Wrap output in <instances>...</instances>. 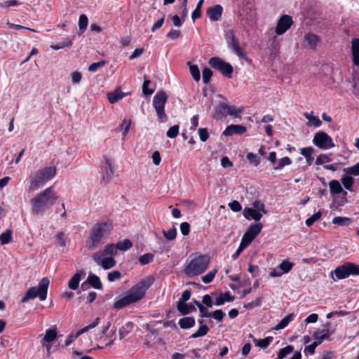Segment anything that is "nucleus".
<instances>
[{"label": "nucleus", "mask_w": 359, "mask_h": 359, "mask_svg": "<svg viewBox=\"0 0 359 359\" xmlns=\"http://www.w3.org/2000/svg\"><path fill=\"white\" fill-rule=\"evenodd\" d=\"M334 273L338 279H344L350 275H359V266L351 262H347L337 266Z\"/></svg>", "instance_id": "nucleus-9"}, {"label": "nucleus", "mask_w": 359, "mask_h": 359, "mask_svg": "<svg viewBox=\"0 0 359 359\" xmlns=\"http://www.w3.org/2000/svg\"><path fill=\"white\" fill-rule=\"evenodd\" d=\"M104 255L101 252H95L92 255L93 260L99 266H101L104 270H108L116 264V261L113 257H104Z\"/></svg>", "instance_id": "nucleus-11"}, {"label": "nucleus", "mask_w": 359, "mask_h": 359, "mask_svg": "<svg viewBox=\"0 0 359 359\" xmlns=\"http://www.w3.org/2000/svg\"><path fill=\"white\" fill-rule=\"evenodd\" d=\"M198 132L201 141L204 142L208 140L210 135L207 128H200Z\"/></svg>", "instance_id": "nucleus-62"}, {"label": "nucleus", "mask_w": 359, "mask_h": 359, "mask_svg": "<svg viewBox=\"0 0 359 359\" xmlns=\"http://www.w3.org/2000/svg\"><path fill=\"white\" fill-rule=\"evenodd\" d=\"M294 351V347L288 345L286 347L280 349L278 351L277 359H283L287 355L291 353Z\"/></svg>", "instance_id": "nucleus-48"}, {"label": "nucleus", "mask_w": 359, "mask_h": 359, "mask_svg": "<svg viewBox=\"0 0 359 359\" xmlns=\"http://www.w3.org/2000/svg\"><path fill=\"white\" fill-rule=\"evenodd\" d=\"M332 154H320L316 160V164L318 165H323L325 163H329L332 161Z\"/></svg>", "instance_id": "nucleus-47"}, {"label": "nucleus", "mask_w": 359, "mask_h": 359, "mask_svg": "<svg viewBox=\"0 0 359 359\" xmlns=\"http://www.w3.org/2000/svg\"><path fill=\"white\" fill-rule=\"evenodd\" d=\"M12 231L7 229L4 233L0 235V242L1 245H6L12 241Z\"/></svg>", "instance_id": "nucleus-42"}, {"label": "nucleus", "mask_w": 359, "mask_h": 359, "mask_svg": "<svg viewBox=\"0 0 359 359\" xmlns=\"http://www.w3.org/2000/svg\"><path fill=\"white\" fill-rule=\"evenodd\" d=\"M49 283L50 281L47 277L43 278L37 286L32 287L27 290L21 300L22 303L27 302L29 300L36 297H39L41 301L46 300Z\"/></svg>", "instance_id": "nucleus-5"}, {"label": "nucleus", "mask_w": 359, "mask_h": 359, "mask_svg": "<svg viewBox=\"0 0 359 359\" xmlns=\"http://www.w3.org/2000/svg\"><path fill=\"white\" fill-rule=\"evenodd\" d=\"M272 337H267L262 339H253V341L255 346H259L262 348H266L272 341Z\"/></svg>", "instance_id": "nucleus-35"}, {"label": "nucleus", "mask_w": 359, "mask_h": 359, "mask_svg": "<svg viewBox=\"0 0 359 359\" xmlns=\"http://www.w3.org/2000/svg\"><path fill=\"white\" fill-rule=\"evenodd\" d=\"M104 163L105 165L101 168L102 180L109 182L114 174V168L113 167L112 162L109 157L104 156Z\"/></svg>", "instance_id": "nucleus-13"}, {"label": "nucleus", "mask_w": 359, "mask_h": 359, "mask_svg": "<svg viewBox=\"0 0 359 359\" xmlns=\"http://www.w3.org/2000/svg\"><path fill=\"white\" fill-rule=\"evenodd\" d=\"M225 39L226 40L227 44H229L232 42H234V41L238 40L236 37V35H235L233 29H229V30L226 31Z\"/></svg>", "instance_id": "nucleus-56"}, {"label": "nucleus", "mask_w": 359, "mask_h": 359, "mask_svg": "<svg viewBox=\"0 0 359 359\" xmlns=\"http://www.w3.org/2000/svg\"><path fill=\"white\" fill-rule=\"evenodd\" d=\"M228 47L231 48L232 51L240 58L248 60L245 51L240 46L238 40L228 44Z\"/></svg>", "instance_id": "nucleus-26"}, {"label": "nucleus", "mask_w": 359, "mask_h": 359, "mask_svg": "<svg viewBox=\"0 0 359 359\" xmlns=\"http://www.w3.org/2000/svg\"><path fill=\"white\" fill-rule=\"evenodd\" d=\"M85 275L83 269L79 270L76 272L69 280L68 286L71 290H75L79 287V282L82 276Z\"/></svg>", "instance_id": "nucleus-21"}, {"label": "nucleus", "mask_w": 359, "mask_h": 359, "mask_svg": "<svg viewBox=\"0 0 359 359\" xmlns=\"http://www.w3.org/2000/svg\"><path fill=\"white\" fill-rule=\"evenodd\" d=\"M162 233L163 236L166 238V239H168V241H172L176 238L177 230L176 228L173 226L168 231L163 230Z\"/></svg>", "instance_id": "nucleus-50"}, {"label": "nucleus", "mask_w": 359, "mask_h": 359, "mask_svg": "<svg viewBox=\"0 0 359 359\" xmlns=\"http://www.w3.org/2000/svg\"><path fill=\"white\" fill-rule=\"evenodd\" d=\"M178 324L182 329H189L195 325L194 317H184L179 320Z\"/></svg>", "instance_id": "nucleus-30"}, {"label": "nucleus", "mask_w": 359, "mask_h": 359, "mask_svg": "<svg viewBox=\"0 0 359 359\" xmlns=\"http://www.w3.org/2000/svg\"><path fill=\"white\" fill-rule=\"evenodd\" d=\"M353 62L359 67V39H353L351 41Z\"/></svg>", "instance_id": "nucleus-22"}, {"label": "nucleus", "mask_w": 359, "mask_h": 359, "mask_svg": "<svg viewBox=\"0 0 359 359\" xmlns=\"http://www.w3.org/2000/svg\"><path fill=\"white\" fill-rule=\"evenodd\" d=\"M294 264L287 260H283L279 264V269H281L284 273H288L293 267Z\"/></svg>", "instance_id": "nucleus-53"}, {"label": "nucleus", "mask_w": 359, "mask_h": 359, "mask_svg": "<svg viewBox=\"0 0 359 359\" xmlns=\"http://www.w3.org/2000/svg\"><path fill=\"white\" fill-rule=\"evenodd\" d=\"M222 12V6L219 4H217L208 8L207 15L211 21L215 22L220 20Z\"/></svg>", "instance_id": "nucleus-14"}, {"label": "nucleus", "mask_w": 359, "mask_h": 359, "mask_svg": "<svg viewBox=\"0 0 359 359\" xmlns=\"http://www.w3.org/2000/svg\"><path fill=\"white\" fill-rule=\"evenodd\" d=\"M330 194L333 197V199L337 197L340 192L343 191V188L338 180H333L329 183Z\"/></svg>", "instance_id": "nucleus-25"}, {"label": "nucleus", "mask_w": 359, "mask_h": 359, "mask_svg": "<svg viewBox=\"0 0 359 359\" xmlns=\"http://www.w3.org/2000/svg\"><path fill=\"white\" fill-rule=\"evenodd\" d=\"M294 314L293 313H290L285 318H283L273 329L274 330H280L286 327L288 324L293 320Z\"/></svg>", "instance_id": "nucleus-31"}, {"label": "nucleus", "mask_w": 359, "mask_h": 359, "mask_svg": "<svg viewBox=\"0 0 359 359\" xmlns=\"http://www.w3.org/2000/svg\"><path fill=\"white\" fill-rule=\"evenodd\" d=\"M243 111V108H236L233 105H229L226 100L224 101H220L217 106L215 107V118L226 117L228 115L233 117H240L239 114Z\"/></svg>", "instance_id": "nucleus-6"}, {"label": "nucleus", "mask_w": 359, "mask_h": 359, "mask_svg": "<svg viewBox=\"0 0 359 359\" xmlns=\"http://www.w3.org/2000/svg\"><path fill=\"white\" fill-rule=\"evenodd\" d=\"M304 41V43H307L311 48H315L318 41V38L317 35L314 34L308 33L305 34Z\"/></svg>", "instance_id": "nucleus-33"}, {"label": "nucleus", "mask_w": 359, "mask_h": 359, "mask_svg": "<svg viewBox=\"0 0 359 359\" xmlns=\"http://www.w3.org/2000/svg\"><path fill=\"white\" fill-rule=\"evenodd\" d=\"M116 245L118 250L126 251L132 247L133 243L130 240L125 239L122 241L118 242Z\"/></svg>", "instance_id": "nucleus-44"}, {"label": "nucleus", "mask_w": 359, "mask_h": 359, "mask_svg": "<svg viewBox=\"0 0 359 359\" xmlns=\"http://www.w3.org/2000/svg\"><path fill=\"white\" fill-rule=\"evenodd\" d=\"M252 208L258 210L262 214H266L267 210L265 208V205L261 201H255L252 203Z\"/></svg>", "instance_id": "nucleus-51"}, {"label": "nucleus", "mask_w": 359, "mask_h": 359, "mask_svg": "<svg viewBox=\"0 0 359 359\" xmlns=\"http://www.w3.org/2000/svg\"><path fill=\"white\" fill-rule=\"evenodd\" d=\"M179 133V126L175 125L170 127L166 133V135L169 138H175L177 136Z\"/></svg>", "instance_id": "nucleus-60"}, {"label": "nucleus", "mask_w": 359, "mask_h": 359, "mask_svg": "<svg viewBox=\"0 0 359 359\" xmlns=\"http://www.w3.org/2000/svg\"><path fill=\"white\" fill-rule=\"evenodd\" d=\"M209 331V327L207 325H202L196 332L191 335V338H198L205 336Z\"/></svg>", "instance_id": "nucleus-43"}, {"label": "nucleus", "mask_w": 359, "mask_h": 359, "mask_svg": "<svg viewBox=\"0 0 359 359\" xmlns=\"http://www.w3.org/2000/svg\"><path fill=\"white\" fill-rule=\"evenodd\" d=\"M225 316V313L223 312V311L221 309L215 310V311L211 313V317H212L214 319L219 322L222 321Z\"/></svg>", "instance_id": "nucleus-61"}, {"label": "nucleus", "mask_w": 359, "mask_h": 359, "mask_svg": "<svg viewBox=\"0 0 359 359\" xmlns=\"http://www.w3.org/2000/svg\"><path fill=\"white\" fill-rule=\"evenodd\" d=\"M154 280L152 277L141 280L133 285L123 297L114 302V309L118 310L141 300L144 297L147 290L153 284Z\"/></svg>", "instance_id": "nucleus-1"}, {"label": "nucleus", "mask_w": 359, "mask_h": 359, "mask_svg": "<svg viewBox=\"0 0 359 359\" xmlns=\"http://www.w3.org/2000/svg\"><path fill=\"white\" fill-rule=\"evenodd\" d=\"M246 158L255 166H257L260 163V159L253 153H248Z\"/></svg>", "instance_id": "nucleus-63"}, {"label": "nucleus", "mask_w": 359, "mask_h": 359, "mask_svg": "<svg viewBox=\"0 0 359 359\" xmlns=\"http://www.w3.org/2000/svg\"><path fill=\"white\" fill-rule=\"evenodd\" d=\"M190 73L193 77V79L196 81H199L201 79V74L199 69L196 65H191L189 62Z\"/></svg>", "instance_id": "nucleus-46"}, {"label": "nucleus", "mask_w": 359, "mask_h": 359, "mask_svg": "<svg viewBox=\"0 0 359 359\" xmlns=\"http://www.w3.org/2000/svg\"><path fill=\"white\" fill-rule=\"evenodd\" d=\"M234 299L235 297L231 296L229 292H225L224 293H220L214 304L216 306H221L225 302H233Z\"/></svg>", "instance_id": "nucleus-27"}, {"label": "nucleus", "mask_w": 359, "mask_h": 359, "mask_svg": "<svg viewBox=\"0 0 359 359\" xmlns=\"http://www.w3.org/2000/svg\"><path fill=\"white\" fill-rule=\"evenodd\" d=\"M263 228V225L261 222H256L251 224L247 231L245 232V234L250 237L251 239L254 240L256 236L261 232Z\"/></svg>", "instance_id": "nucleus-19"}, {"label": "nucleus", "mask_w": 359, "mask_h": 359, "mask_svg": "<svg viewBox=\"0 0 359 359\" xmlns=\"http://www.w3.org/2000/svg\"><path fill=\"white\" fill-rule=\"evenodd\" d=\"M208 64L210 67L221 72L224 76L229 79L232 78L233 68L230 63L224 61L220 57H212L210 58Z\"/></svg>", "instance_id": "nucleus-8"}, {"label": "nucleus", "mask_w": 359, "mask_h": 359, "mask_svg": "<svg viewBox=\"0 0 359 359\" xmlns=\"http://www.w3.org/2000/svg\"><path fill=\"white\" fill-rule=\"evenodd\" d=\"M313 143L321 149H328L334 147L332 139L323 131H319L315 134Z\"/></svg>", "instance_id": "nucleus-10"}, {"label": "nucleus", "mask_w": 359, "mask_h": 359, "mask_svg": "<svg viewBox=\"0 0 359 359\" xmlns=\"http://www.w3.org/2000/svg\"><path fill=\"white\" fill-rule=\"evenodd\" d=\"M57 198L51 187L46 189L31 200L33 214L38 215L43 212L55 203Z\"/></svg>", "instance_id": "nucleus-3"}, {"label": "nucleus", "mask_w": 359, "mask_h": 359, "mask_svg": "<svg viewBox=\"0 0 359 359\" xmlns=\"http://www.w3.org/2000/svg\"><path fill=\"white\" fill-rule=\"evenodd\" d=\"M154 255L152 253H146L139 257V262L142 265H146L151 262Z\"/></svg>", "instance_id": "nucleus-49"}, {"label": "nucleus", "mask_w": 359, "mask_h": 359, "mask_svg": "<svg viewBox=\"0 0 359 359\" xmlns=\"http://www.w3.org/2000/svg\"><path fill=\"white\" fill-rule=\"evenodd\" d=\"M243 216L248 220L254 219L255 222H259L262 217L263 214L252 208H245Z\"/></svg>", "instance_id": "nucleus-18"}, {"label": "nucleus", "mask_w": 359, "mask_h": 359, "mask_svg": "<svg viewBox=\"0 0 359 359\" xmlns=\"http://www.w3.org/2000/svg\"><path fill=\"white\" fill-rule=\"evenodd\" d=\"M210 261V256L201 255L193 259L185 267L184 273L188 276L203 273L208 268Z\"/></svg>", "instance_id": "nucleus-4"}, {"label": "nucleus", "mask_w": 359, "mask_h": 359, "mask_svg": "<svg viewBox=\"0 0 359 359\" xmlns=\"http://www.w3.org/2000/svg\"><path fill=\"white\" fill-rule=\"evenodd\" d=\"M57 336L56 328L48 329L46 330L45 336L43 337V341L51 343L53 341Z\"/></svg>", "instance_id": "nucleus-34"}, {"label": "nucleus", "mask_w": 359, "mask_h": 359, "mask_svg": "<svg viewBox=\"0 0 359 359\" xmlns=\"http://www.w3.org/2000/svg\"><path fill=\"white\" fill-rule=\"evenodd\" d=\"M30 185L29 187V191H34L37 189L41 184L46 182L43 177L40 175V172L37 170L34 173L30 175Z\"/></svg>", "instance_id": "nucleus-15"}, {"label": "nucleus", "mask_w": 359, "mask_h": 359, "mask_svg": "<svg viewBox=\"0 0 359 359\" xmlns=\"http://www.w3.org/2000/svg\"><path fill=\"white\" fill-rule=\"evenodd\" d=\"M150 83H151L150 80L144 79L143 85H142V93L144 95H151L154 92V89H150L148 88V86Z\"/></svg>", "instance_id": "nucleus-58"}, {"label": "nucleus", "mask_w": 359, "mask_h": 359, "mask_svg": "<svg viewBox=\"0 0 359 359\" xmlns=\"http://www.w3.org/2000/svg\"><path fill=\"white\" fill-rule=\"evenodd\" d=\"M118 249L116 248V244H107L105 245L102 251L101 252V254L104 256L109 255V257H113L114 255H116L118 253Z\"/></svg>", "instance_id": "nucleus-32"}, {"label": "nucleus", "mask_w": 359, "mask_h": 359, "mask_svg": "<svg viewBox=\"0 0 359 359\" xmlns=\"http://www.w3.org/2000/svg\"><path fill=\"white\" fill-rule=\"evenodd\" d=\"M292 18L287 15H283L278 20L275 32L277 35L285 33L292 25Z\"/></svg>", "instance_id": "nucleus-12"}, {"label": "nucleus", "mask_w": 359, "mask_h": 359, "mask_svg": "<svg viewBox=\"0 0 359 359\" xmlns=\"http://www.w3.org/2000/svg\"><path fill=\"white\" fill-rule=\"evenodd\" d=\"M38 171L40 172V175L43 177V179L47 182L55 176L57 169L55 166H49L45 167L43 169L39 170Z\"/></svg>", "instance_id": "nucleus-20"}, {"label": "nucleus", "mask_w": 359, "mask_h": 359, "mask_svg": "<svg viewBox=\"0 0 359 359\" xmlns=\"http://www.w3.org/2000/svg\"><path fill=\"white\" fill-rule=\"evenodd\" d=\"M72 45V40L67 37L64 39L62 41H60L57 44L51 45L50 48L54 50H59L65 47H69Z\"/></svg>", "instance_id": "nucleus-37"}, {"label": "nucleus", "mask_w": 359, "mask_h": 359, "mask_svg": "<svg viewBox=\"0 0 359 359\" xmlns=\"http://www.w3.org/2000/svg\"><path fill=\"white\" fill-rule=\"evenodd\" d=\"M88 17L85 14L81 15L79 17V34H81L86 31V29L88 27Z\"/></svg>", "instance_id": "nucleus-36"}, {"label": "nucleus", "mask_w": 359, "mask_h": 359, "mask_svg": "<svg viewBox=\"0 0 359 359\" xmlns=\"http://www.w3.org/2000/svg\"><path fill=\"white\" fill-rule=\"evenodd\" d=\"M313 150L312 147H304L300 150V154L304 156L309 165H311L314 160V158L312 156Z\"/></svg>", "instance_id": "nucleus-29"}, {"label": "nucleus", "mask_w": 359, "mask_h": 359, "mask_svg": "<svg viewBox=\"0 0 359 359\" xmlns=\"http://www.w3.org/2000/svg\"><path fill=\"white\" fill-rule=\"evenodd\" d=\"M134 324L132 322L126 323L123 326L119 329L120 338L122 339L128 333L132 332Z\"/></svg>", "instance_id": "nucleus-38"}, {"label": "nucleus", "mask_w": 359, "mask_h": 359, "mask_svg": "<svg viewBox=\"0 0 359 359\" xmlns=\"http://www.w3.org/2000/svg\"><path fill=\"white\" fill-rule=\"evenodd\" d=\"M217 270L216 269L209 271L206 275L202 277V280L205 283H210L212 281Z\"/></svg>", "instance_id": "nucleus-55"}, {"label": "nucleus", "mask_w": 359, "mask_h": 359, "mask_svg": "<svg viewBox=\"0 0 359 359\" xmlns=\"http://www.w3.org/2000/svg\"><path fill=\"white\" fill-rule=\"evenodd\" d=\"M202 74L203 83L205 84L208 83L212 76V71L210 69L206 67L203 69Z\"/></svg>", "instance_id": "nucleus-54"}, {"label": "nucleus", "mask_w": 359, "mask_h": 359, "mask_svg": "<svg viewBox=\"0 0 359 359\" xmlns=\"http://www.w3.org/2000/svg\"><path fill=\"white\" fill-rule=\"evenodd\" d=\"M351 219L345 217H335L332 219V223L339 226H348L351 223Z\"/></svg>", "instance_id": "nucleus-39"}, {"label": "nucleus", "mask_w": 359, "mask_h": 359, "mask_svg": "<svg viewBox=\"0 0 359 359\" xmlns=\"http://www.w3.org/2000/svg\"><path fill=\"white\" fill-rule=\"evenodd\" d=\"M344 172L354 176L359 175V162L351 167L344 168Z\"/></svg>", "instance_id": "nucleus-52"}, {"label": "nucleus", "mask_w": 359, "mask_h": 359, "mask_svg": "<svg viewBox=\"0 0 359 359\" xmlns=\"http://www.w3.org/2000/svg\"><path fill=\"white\" fill-rule=\"evenodd\" d=\"M292 163V160L287 157H283L277 161L276 164L273 166V170H281L285 165H289Z\"/></svg>", "instance_id": "nucleus-41"}, {"label": "nucleus", "mask_w": 359, "mask_h": 359, "mask_svg": "<svg viewBox=\"0 0 359 359\" xmlns=\"http://www.w3.org/2000/svg\"><path fill=\"white\" fill-rule=\"evenodd\" d=\"M87 281L88 283V285H90L95 289L101 290L102 288V284L100 281V278L93 273H89L88 277L87 278Z\"/></svg>", "instance_id": "nucleus-28"}, {"label": "nucleus", "mask_w": 359, "mask_h": 359, "mask_svg": "<svg viewBox=\"0 0 359 359\" xmlns=\"http://www.w3.org/2000/svg\"><path fill=\"white\" fill-rule=\"evenodd\" d=\"M121 278V273L119 271H113L107 274V279L109 282H113L115 280L120 279Z\"/></svg>", "instance_id": "nucleus-64"}, {"label": "nucleus", "mask_w": 359, "mask_h": 359, "mask_svg": "<svg viewBox=\"0 0 359 359\" xmlns=\"http://www.w3.org/2000/svg\"><path fill=\"white\" fill-rule=\"evenodd\" d=\"M113 229L112 223L106 221H102L95 224L90 229L89 240L86 243V246L89 250L97 248L104 242L102 241L107 236Z\"/></svg>", "instance_id": "nucleus-2"}, {"label": "nucleus", "mask_w": 359, "mask_h": 359, "mask_svg": "<svg viewBox=\"0 0 359 359\" xmlns=\"http://www.w3.org/2000/svg\"><path fill=\"white\" fill-rule=\"evenodd\" d=\"M346 196L347 192L343 189V191L340 192V194L333 199L332 203L330 204V208L332 210H337L339 207L344 206L348 203Z\"/></svg>", "instance_id": "nucleus-17"}, {"label": "nucleus", "mask_w": 359, "mask_h": 359, "mask_svg": "<svg viewBox=\"0 0 359 359\" xmlns=\"http://www.w3.org/2000/svg\"><path fill=\"white\" fill-rule=\"evenodd\" d=\"M128 94V93H123L119 88H117L114 91L107 94V99L111 104H114Z\"/></svg>", "instance_id": "nucleus-24"}, {"label": "nucleus", "mask_w": 359, "mask_h": 359, "mask_svg": "<svg viewBox=\"0 0 359 359\" xmlns=\"http://www.w3.org/2000/svg\"><path fill=\"white\" fill-rule=\"evenodd\" d=\"M322 214L320 212V211H318L317 212H316L315 214H313L312 216H311L310 217H309L306 220V224L307 226H311L313 225V224L318 220L320 217H321Z\"/></svg>", "instance_id": "nucleus-57"}, {"label": "nucleus", "mask_w": 359, "mask_h": 359, "mask_svg": "<svg viewBox=\"0 0 359 359\" xmlns=\"http://www.w3.org/2000/svg\"><path fill=\"white\" fill-rule=\"evenodd\" d=\"M168 100V95L165 91L158 92L153 98V106L156 115L161 121H166L168 118L165 112V105Z\"/></svg>", "instance_id": "nucleus-7"}, {"label": "nucleus", "mask_w": 359, "mask_h": 359, "mask_svg": "<svg viewBox=\"0 0 359 359\" xmlns=\"http://www.w3.org/2000/svg\"><path fill=\"white\" fill-rule=\"evenodd\" d=\"M247 130L245 126L243 125L231 124L228 126L223 132V135L225 136H231L235 134L242 135Z\"/></svg>", "instance_id": "nucleus-16"}, {"label": "nucleus", "mask_w": 359, "mask_h": 359, "mask_svg": "<svg viewBox=\"0 0 359 359\" xmlns=\"http://www.w3.org/2000/svg\"><path fill=\"white\" fill-rule=\"evenodd\" d=\"M304 116L309 120L310 125H313L315 127H320L322 125V121L317 116L307 112L304 113Z\"/></svg>", "instance_id": "nucleus-45"}, {"label": "nucleus", "mask_w": 359, "mask_h": 359, "mask_svg": "<svg viewBox=\"0 0 359 359\" xmlns=\"http://www.w3.org/2000/svg\"><path fill=\"white\" fill-rule=\"evenodd\" d=\"M343 186L349 191H353L352 187L354 183V179L350 175H344L341 178Z\"/></svg>", "instance_id": "nucleus-40"}, {"label": "nucleus", "mask_w": 359, "mask_h": 359, "mask_svg": "<svg viewBox=\"0 0 359 359\" xmlns=\"http://www.w3.org/2000/svg\"><path fill=\"white\" fill-rule=\"evenodd\" d=\"M106 62L104 60H101L97 62L92 63L89 67L88 70L90 72H96L99 68H101L105 65Z\"/></svg>", "instance_id": "nucleus-59"}, {"label": "nucleus", "mask_w": 359, "mask_h": 359, "mask_svg": "<svg viewBox=\"0 0 359 359\" xmlns=\"http://www.w3.org/2000/svg\"><path fill=\"white\" fill-rule=\"evenodd\" d=\"M177 309L182 315L184 316L189 314L190 313L196 311L194 306L182 302H177Z\"/></svg>", "instance_id": "nucleus-23"}]
</instances>
